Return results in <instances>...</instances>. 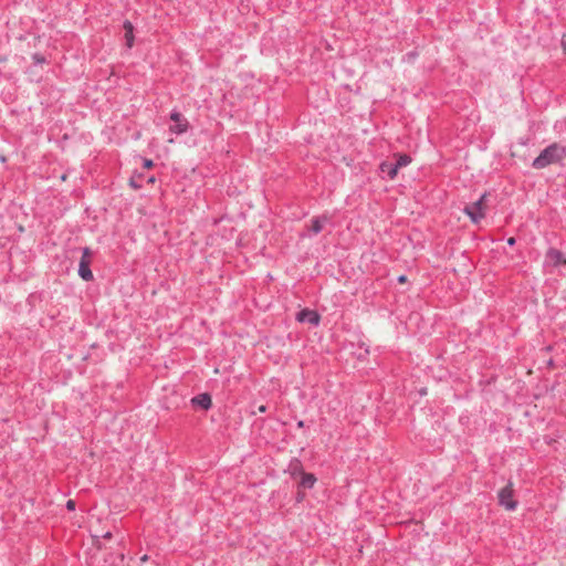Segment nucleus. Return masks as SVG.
Returning <instances> with one entry per match:
<instances>
[{"instance_id": "14", "label": "nucleus", "mask_w": 566, "mask_h": 566, "mask_svg": "<svg viewBox=\"0 0 566 566\" xmlns=\"http://www.w3.org/2000/svg\"><path fill=\"white\" fill-rule=\"evenodd\" d=\"M148 560V556L147 555H144L139 558V564L138 566H157L156 564H149V565H146V562Z\"/></svg>"}, {"instance_id": "1", "label": "nucleus", "mask_w": 566, "mask_h": 566, "mask_svg": "<svg viewBox=\"0 0 566 566\" xmlns=\"http://www.w3.org/2000/svg\"><path fill=\"white\" fill-rule=\"evenodd\" d=\"M566 157V148L558 144L546 147L533 161L535 169H543L560 163Z\"/></svg>"}, {"instance_id": "16", "label": "nucleus", "mask_w": 566, "mask_h": 566, "mask_svg": "<svg viewBox=\"0 0 566 566\" xmlns=\"http://www.w3.org/2000/svg\"><path fill=\"white\" fill-rule=\"evenodd\" d=\"M66 507H67V510H70V511L75 510V502H74L73 500H69V501L66 502Z\"/></svg>"}, {"instance_id": "19", "label": "nucleus", "mask_w": 566, "mask_h": 566, "mask_svg": "<svg viewBox=\"0 0 566 566\" xmlns=\"http://www.w3.org/2000/svg\"><path fill=\"white\" fill-rule=\"evenodd\" d=\"M398 282H399L400 284L406 283V282H407V276H405V275H400V276L398 277Z\"/></svg>"}, {"instance_id": "6", "label": "nucleus", "mask_w": 566, "mask_h": 566, "mask_svg": "<svg viewBox=\"0 0 566 566\" xmlns=\"http://www.w3.org/2000/svg\"><path fill=\"white\" fill-rule=\"evenodd\" d=\"M298 322H308L312 325H317L319 322V315L315 311L303 310L297 314Z\"/></svg>"}, {"instance_id": "4", "label": "nucleus", "mask_w": 566, "mask_h": 566, "mask_svg": "<svg viewBox=\"0 0 566 566\" xmlns=\"http://www.w3.org/2000/svg\"><path fill=\"white\" fill-rule=\"evenodd\" d=\"M90 263H91V252H90L88 248H85L83 251V255L81 258L80 264H78V274L84 281L93 280V273L90 270Z\"/></svg>"}, {"instance_id": "2", "label": "nucleus", "mask_w": 566, "mask_h": 566, "mask_svg": "<svg viewBox=\"0 0 566 566\" xmlns=\"http://www.w3.org/2000/svg\"><path fill=\"white\" fill-rule=\"evenodd\" d=\"M488 208V193H484L478 201L467 205L464 207V213L476 224L485 218Z\"/></svg>"}, {"instance_id": "20", "label": "nucleus", "mask_w": 566, "mask_h": 566, "mask_svg": "<svg viewBox=\"0 0 566 566\" xmlns=\"http://www.w3.org/2000/svg\"><path fill=\"white\" fill-rule=\"evenodd\" d=\"M507 243H509L510 245H514V244H515V239H514V238H509V239H507Z\"/></svg>"}, {"instance_id": "8", "label": "nucleus", "mask_w": 566, "mask_h": 566, "mask_svg": "<svg viewBox=\"0 0 566 566\" xmlns=\"http://www.w3.org/2000/svg\"><path fill=\"white\" fill-rule=\"evenodd\" d=\"M191 402L193 405L200 406L205 410H208L211 407V405H212L211 397L208 394H201V395L192 398Z\"/></svg>"}, {"instance_id": "23", "label": "nucleus", "mask_w": 566, "mask_h": 566, "mask_svg": "<svg viewBox=\"0 0 566 566\" xmlns=\"http://www.w3.org/2000/svg\"><path fill=\"white\" fill-rule=\"evenodd\" d=\"M297 427H298V428H303V427H304V422H303L302 420H301V421H298V422H297Z\"/></svg>"}, {"instance_id": "9", "label": "nucleus", "mask_w": 566, "mask_h": 566, "mask_svg": "<svg viewBox=\"0 0 566 566\" xmlns=\"http://www.w3.org/2000/svg\"><path fill=\"white\" fill-rule=\"evenodd\" d=\"M123 27L125 30L126 45L130 49L134 45V27L129 21H125Z\"/></svg>"}, {"instance_id": "12", "label": "nucleus", "mask_w": 566, "mask_h": 566, "mask_svg": "<svg viewBox=\"0 0 566 566\" xmlns=\"http://www.w3.org/2000/svg\"><path fill=\"white\" fill-rule=\"evenodd\" d=\"M326 222H327V218L326 217L314 218L311 221V230H312V232L314 234L319 233Z\"/></svg>"}, {"instance_id": "21", "label": "nucleus", "mask_w": 566, "mask_h": 566, "mask_svg": "<svg viewBox=\"0 0 566 566\" xmlns=\"http://www.w3.org/2000/svg\"><path fill=\"white\" fill-rule=\"evenodd\" d=\"M104 538H112V533L111 532H106L104 535H103Z\"/></svg>"}, {"instance_id": "17", "label": "nucleus", "mask_w": 566, "mask_h": 566, "mask_svg": "<svg viewBox=\"0 0 566 566\" xmlns=\"http://www.w3.org/2000/svg\"><path fill=\"white\" fill-rule=\"evenodd\" d=\"M560 44H562V49H563L564 53L566 54V34H564V35L562 36V42H560Z\"/></svg>"}, {"instance_id": "18", "label": "nucleus", "mask_w": 566, "mask_h": 566, "mask_svg": "<svg viewBox=\"0 0 566 566\" xmlns=\"http://www.w3.org/2000/svg\"><path fill=\"white\" fill-rule=\"evenodd\" d=\"M34 61L38 62V63H44V57L43 56H40V55H34L33 56Z\"/></svg>"}, {"instance_id": "5", "label": "nucleus", "mask_w": 566, "mask_h": 566, "mask_svg": "<svg viewBox=\"0 0 566 566\" xmlns=\"http://www.w3.org/2000/svg\"><path fill=\"white\" fill-rule=\"evenodd\" d=\"M170 119L174 124L170 126V132L174 134H184L188 130L189 123L179 112H172Z\"/></svg>"}, {"instance_id": "22", "label": "nucleus", "mask_w": 566, "mask_h": 566, "mask_svg": "<svg viewBox=\"0 0 566 566\" xmlns=\"http://www.w3.org/2000/svg\"><path fill=\"white\" fill-rule=\"evenodd\" d=\"M265 410H266V407L264 405L259 407V411L260 412H265Z\"/></svg>"}, {"instance_id": "15", "label": "nucleus", "mask_w": 566, "mask_h": 566, "mask_svg": "<svg viewBox=\"0 0 566 566\" xmlns=\"http://www.w3.org/2000/svg\"><path fill=\"white\" fill-rule=\"evenodd\" d=\"M153 166H154L153 160H150V159H144V167H145L146 169H150Z\"/></svg>"}, {"instance_id": "3", "label": "nucleus", "mask_w": 566, "mask_h": 566, "mask_svg": "<svg viewBox=\"0 0 566 566\" xmlns=\"http://www.w3.org/2000/svg\"><path fill=\"white\" fill-rule=\"evenodd\" d=\"M499 503L507 511H513L517 506V502L514 500L513 485L510 483L499 492Z\"/></svg>"}, {"instance_id": "10", "label": "nucleus", "mask_w": 566, "mask_h": 566, "mask_svg": "<svg viewBox=\"0 0 566 566\" xmlns=\"http://www.w3.org/2000/svg\"><path fill=\"white\" fill-rule=\"evenodd\" d=\"M316 482V478L312 473H301L300 485L306 489H312Z\"/></svg>"}, {"instance_id": "13", "label": "nucleus", "mask_w": 566, "mask_h": 566, "mask_svg": "<svg viewBox=\"0 0 566 566\" xmlns=\"http://www.w3.org/2000/svg\"><path fill=\"white\" fill-rule=\"evenodd\" d=\"M411 163V158L407 155H400L397 159V161L395 163V165L397 166V169L399 170L401 167H405L407 165H409Z\"/></svg>"}, {"instance_id": "7", "label": "nucleus", "mask_w": 566, "mask_h": 566, "mask_svg": "<svg viewBox=\"0 0 566 566\" xmlns=\"http://www.w3.org/2000/svg\"><path fill=\"white\" fill-rule=\"evenodd\" d=\"M546 260L552 265L557 266L563 263L564 255L559 250L552 248L546 253Z\"/></svg>"}, {"instance_id": "24", "label": "nucleus", "mask_w": 566, "mask_h": 566, "mask_svg": "<svg viewBox=\"0 0 566 566\" xmlns=\"http://www.w3.org/2000/svg\"><path fill=\"white\" fill-rule=\"evenodd\" d=\"M563 263L566 264V258H564Z\"/></svg>"}, {"instance_id": "11", "label": "nucleus", "mask_w": 566, "mask_h": 566, "mask_svg": "<svg viewBox=\"0 0 566 566\" xmlns=\"http://www.w3.org/2000/svg\"><path fill=\"white\" fill-rule=\"evenodd\" d=\"M380 170L387 174L390 179H394L398 174L397 166L388 161H385L380 165Z\"/></svg>"}]
</instances>
